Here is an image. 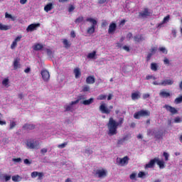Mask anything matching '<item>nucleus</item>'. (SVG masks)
Instances as JSON below:
<instances>
[{
	"mask_svg": "<svg viewBox=\"0 0 182 182\" xmlns=\"http://www.w3.org/2000/svg\"><path fill=\"white\" fill-rule=\"evenodd\" d=\"M5 18L6 19H11V21H16V16H12V14H9L8 12L5 13Z\"/></svg>",
	"mask_w": 182,
	"mask_h": 182,
	"instance_id": "obj_29",
	"label": "nucleus"
},
{
	"mask_svg": "<svg viewBox=\"0 0 182 182\" xmlns=\"http://www.w3.org/2000/svg\"><path fill=\"white\" fill-rule=\"evenodd\" d=\"M23 130H33L35 129V125L33 124H26L23 127Z\"/></svg>",
	"mask_w": 182,
	"mask_h": 182,
	"instance_id": "obj_25",
	"label": "nucleus"
},
{
	"mask_svg": "<svg viewBox=\"0 0 182 182\" xmlns=\"http://www.w3.org/2000/svg\"><path fill=\"white\" fill-rule=\"evenodd\" d=\"M79 103V100L72 101L70 104H67L64 106L65 112H73L76 107V105Z\"/></svg>",
	"mask_w": 182,
	"mask_h": 182,
	"instance_id": "obj_3",
	"label": "nucleus"
},
{
	"mask_svg": "<svg viewBox=\"0 0 182 182\" xmlns=\"http://www.w3.org/2000/svg\"><path fill=\"white\" fill-rule=\"evenodd\" d=\"M164 65H170V60H168V58L165 57L164 58Z\"/></svg>",
	"mask_w": 182,
	"mask_h": 182,
	"instance_id": "obj_51",
	"label": "nucleus"
},
{
	"mask_svg": "<svg viewBox=\"0 0 182 182\" xmlns=\"http://www.w3.org/2000/svg\"><path fill=\"white\" fill-rule=\"evenodd\" d=\"M136 114H150V111L147 109H141V111L138 112Z\"/></svg>",
	"mask_w": 182,
	"mask_h": 182,
	"instance_id": "obj_36",
	"label": "nucleus"
},
{
	"mask_svg": "<svg viewBox=\"0 0 182 182\" xmlns=\"http://www.w3.org/2000/svg\"><path fill=\"white\" fill-rule=\"evenodd\" d=\"M131 97H132V100H139V99L141 97V94L140 93V92L136 91L132 93Z\"/></svg>",
	"mask_w": 182,
	"mask_h": 182,
	"instance_id": "obj_12",
	"label": "nucleus"
},
{
	"mask_svg": "<svg viewBox=\"0 0 182 182\" xmlns=\"http://www.w3.org/2000/svg\"><path fill=\"white\" fill-rule=\"evenodd\" d=\"M70 36L72 38H76V34L75 33V31H71Z\"/></svg>",
	"mask_w": 182,
	"mask_h": 182,
	"instance_id": "obj_64",
	"label": "nucleus"
},
{
	"mask_svg": "<svg viewBox=\"0 0 182 182\" xmlns=\"http://www.w3.org/2000/svg\"><path fill=\"white\" fill-rule=\"evenodd\" d=\"M123 122H124V119L123 118H119L118 122L114 120L112 117L109 118V122L107 125L108 127V135L115 136V134H117V128L119 126H122V124H123Z\"/></svg>",
	"mask_w": 182,
	"mask_h": 182,
	"instance_id": "obj_1",
	"label": "nucleus"
},
{
	"mask_svg": "<svg viewBox=\"0 0 182 182\" xmlns=\"http://www.w3.org/2000/svg\"><path fill=\"white\" fill-rule=\"evenodd\" d=\"M61 41H62L63 47L65 48V49H69V48L72 46V43L70 42V41L66 38H63Z\"/></svg>",
	"mask_w": 182,
	"mask_h": 182,
	"instance_id": "obj_13",
	"label": "nucleus"
},
{
	"mask_svg": "<svg viewBox=\"0 0 182 182\" xmlns=\"http://www.w3.org/2000/svg\"><path fill=\"white\" fill-rule=\"evenodd\" d=\"M156 163V158L151 159L148 164L145 165V168H154Z\"/></svg>",
	"mask_w": 182,
	"mask_h": 182,
	"instance_id": "obj_10",
	"label": "nucleus"
},
{
	"mask_svg": "<svg viewBox=\"0 0 182 182\" xmlns=\"http://www.w3.org/2000/svg\"><path fill=\"white\" fill-rule=\"evenodd\" d=\"M12 161H14V163H21V161H22V159H21V158H14L12 159Z\"/></svg>",
	"mask_w": 182,
	"mask_h": 182,
	"instance_id": "obj_49",
	"label": "nucleus"
},
{
	"mask_svg": "<svg viewBox=\"0 0 182 182\" xmlns=\"http://www.w3.org/2000/svg\"><path fill=\"white\" fill-rule=\"evenodd\" d=\"M43 48V46L42 44H39V43L36 44L33 46L34 50H41Z\"/></svg>",
	"mask_w": 182,
	"mask_h": 182,
	"instance_id": "obj_34",
	"label": "nucleus"
},
{
	"mask_svg": "<svg viewBox=\"0 0 182 182\" xmlns=\"http://www.w3.org/2000/svg\"><path fill=\"white\" fill-rule=\"evenodd\" d=\"M41 152L42 153V154H45V153H48V149L43 148L41 150Z\"/></svg>",
	"mask_w": 182,
	"mask_h": 182,
	"instance_id": "obj_60",
	"label": "nucleus"
},
{
	"mask_svg": "<svg viewBox=\"0 0 182 182\" xmlns=\"http://www.w3.org/2000/svg\"><path fill=\"white\" fill-rule=\"evenodd\" d=\"M164 136V132L163 130H158L155 132L154 137L157 140H163V136Z\"/></svg>",
	"mask_w": 182,
	"mask_h": 182,
	"instance_id": "obj_11",
	"label": "nucleus"
},
{
	"mask_svg": "<svg viewBox=\"0 0 182 182\" xmlns=\"http://www.w3.org/2000/svg\"><path fill=\"white\" fill-rule=\"evenodd\" d=\"M159 50L161 53H164V55H167V53H168V50H167V48H166V47H160L159 48Z\"/></svg>",
	"mask_w": 182,
	"mask_h": 182,
	"instance_id": "obj_37",
	"label": "nucleus"
},
{
	"mask_svg": "<svg viewBox=\"0 0 182 182\" xmlns=\"http://www.w3.org/2000/svg\"><path fill=\"white\" fill-rule=\"evenodd\" d=\"M129 156H126L123 158H117V163H118L119 166H122V167L124 166H127L129 164Z\"/></svg>",
	"mask_w": 182,
	"mask_h": 182,
	"instance_id": "obj_5",
	"label": "nucleus"
},
{
	"mask_svg": "<svg viewBox=\"0 0 182 182\" xmlns=\"http://www.w3.org/2000/svg\"><path fill=\"white\" fill-rule=\"evenodd\" d=\"M67 144H68V142H64L61 144H58V149H65V147H66Z\"/></svg>",
	"mask_w": 182,
	"mask_h": 182,
	"instance_id": "obj_41",
	"label": "nucleus"
},
{
	"mask_svg": "<svg viewBox=\"0 0 182 182\" xmlns=\"http://www.w3.org/2000/svg\"><path fill=\"white\" fill-rule=\"evenodd\" d=\"M107 96L105 95H100L97 99V100H105L106 99Z\"/></svg>",
	"mask_w": 182,
	"mask_h": 182,
	"instance_id": "obj_40",
	"label": "nucleus"
},
{
	"mask_svg": "<svg viewBox=\"0 0 182 182\" xmlns=\"http://www.w3.org/2000/svg\"><path fill=\"white\" fill-rule=\"evenodd\" d=\"M39 26H41L40 23H36V24L32 23L27 27L26 31L33 32V31H36V28H39Z\"/></svg>",
	"mask_w": 182,
	"mask_h": 182,
	"instance_id": "obj_8",
	"label": "nucleus"
},
{
	"mask_svg": "<svg viewBox=\"0 0 182 182\" xmlns=\"http://www.w3.org/2000/svg\"><path fill=\"white\" fill-rule=\"evenodd\" d=\"M26 146L28 149H39V141H27Z\"/></svg>",
	"mask_w": 182,
	"mask_h": 182,
	"instance_id": "obj_4",
	"label": "nucleus"
},
{
	"mask_svg": "<svg viewBox=\"0 0 182 182\" xmlns=\"http://www.w3.org/2000/svg\"><path fill=\"white\" fill-rule=\"evenodd\" d=\"M95 176L98 178H103L107 176V171L105 169H97L95 171Z\"/></svg>",
	"mask_w": 182,
	"mask_h": 182,
	"instance_id": "obj_7",
	"label": "nucleus"
},
{
	"mask_svg": "<svg viewBox=\"0 0 182 182\" xmlns=\"http://www.w3.org/2000/svg\"><path fill=\"white\" fill-rule=\"evenodd\" d=\"M177 35V31H176V29H172V36H173V38H176Z\"/></svg>",
	"mask_w": 182,
	"mask_h": 182,
	"instance_id": "obj_59",
	"label": "nucleus"
},
{
	"mask_svg": "<svg viewBox=\"0 0 182 182\" xmlns=\"http://www.w3.org/2000/svg\"><path fill=\"white\" fill-rule=\"evenodd\" d=\"M182 102V95L181 97H177L175 100V103H176V105H178V103H181Z\"/></svg>",
	"mask_w": 182,
	"mask_h": 182,
	"instance_id": "obj_43",
	"label": "nucleus"
},
{
	"mask_svg": "<svg viewBox=\"0 0 182 182\" xmlns=\"http://www.w3.org/2000/svg\"><path fill=\"white\" fill-rule=\"evenodd\" d=\"M1 85L4 87H9V78H4L1 82Z\"/></svg>",
	"mask_w": 182,
	"mask_h": 182,
	"instance_id": "obj_30",
	"label": "nucleus"
},
{
	"mask_svg": "<svg viewBox=\"0 0 182 182\" xmlns=\"http://www.w3.org/2000/svg\"><path fill=\"white\" fill-rule=\"evenodd\" d=\"M174 83L173 80H164L161 81V86H171Z\"/></svg>",
	"mask_w": 182,
	"mask_h": 182,
	"instance_id": "obj_19",
	"label": "nucleus"
},
{
	"mask_svg": "<svg viewBox=\"0 0 182 182\" xmlns=\"http://www.w3.org/2000/svg\"><path fill=\"white\" fill-rule=\"evenodd\" d=\"M90 90V87L87 85H85L82 88V92H89Z\"/></svg>",
	"mask_w": 182,
	"mask_h": 182,
	"instance_id": "obj_50",
	"label": "nucleus"
},
{
	"mask_svg": "<svg viewBox=\"0 0 182 182\" xmlns=\"http://www.w3.org/2000/svg\"><path fill=\"white\" fill-rule=\"evenodd\" d=\"M159 95L161 97H170V92L166 90H163L160 92Z\"/></svg>",
	"mask_w": 182,
	"mask_h": 182,
	"instance_id": "obj_21",
	"label": "nucleus"
},
{
	"mask_svg": "<svg viewBox=\"0 0 182 182\" xmlns=\"http://www.w3.org/2000/svg\"><path fill=\"white\" fill-rule=\"evenodd\" d=\"M137 176V173H132L130 176H129V178L131 180H136V177Z\"/></svg>",
	"mask_w": 182,
	"mask_h": 182,
	"instance_id": "obj_45",
	"label": "nucleus"
},
{
	"mask_svg": "<svg viewBox=\"0 0 182 182\" xmlns=\"http://www.w3.org/2000/svg\"><path fill=\"white\" fill-rule=\"evenodd\" d=\"M47 54L48 56H52L53 55L52 50H50V49H47Z\"/></svg>",
	"mask_w": 182,
	"mask_h": 182,
	"instance_id": "obj_63",
	"label": "nucleus"
},
{
	"mask_svg": "<svg viewBox=\"0 0 182 182\" xmlns=\"http://www.w3.org/2000/svg\"><path fill=\"white\" fill-rule=\"evenodd\" d=\"M12 26L11 25L4 24L0 23V31H9Z\"/></svg>",
	"mask_w": 182,
	"mask_h": 182,
	"instance_id": "obj_22",
	"label": "nucleus"
},
{
	"mask_svg": "<svg viewBox=\"0 0 182 182\" xmlns=\"http://www.w3.org/2000/svg\"><path fill=\"white\" fill-rule=\"evenodd\" d=\"M168 21H170V16H166V17L164 18V20L162 21V22L158 25V28H161L164 23H167Z\"/></svg>",
	"mask_w": 182,
	"mask_h": 182,
	"instance_id": "obj_28",
	"label": "nucleus"
},
{
	"mask_svg": "<svg viewBox=\"0 0 182 182\" xmlns=\"http://www.w3.org/2000/svg\"><path fill=\"white\" fill-rule=\"evenodd\" d=\"M53 9V4L49 3L44 7V11L46 12H49V11H52Z\"/></svg>",
	"mask_w": 182,
	"mask_h": 182,
	"instance_id": "obj_27",
	"label": "nucleus"
},
{
	"mask_svg": "<svg viewBox=\"0 0 182 182\" xmlns=\"http://www.w3.org/2000/svg\"><path fill=\"white\" fill-rule=\"evenodd\" d=\"M100 110L102 112V113L109 114L110 113V110H109V108L106 106V104L103 103L100 106Z\"/></svg>",
	"mask_w": 182,
	"mask_h": 182,
	"instance_id": "obj_16",
	"label": "nucleus"
},
{
	"mask_svg": "<svg viewBox=\"0 0 182 182\" xmlns=\"http://www.w3.org/2000/svg\"><path fill=\"white\" fill-rule=\"evenodd\" d=\"M156 164L161 169L166 168V163L164 162V161H161L159 158H156Z\"/></svg>",
	"mask_w": 182,
	"mask_h": 182,
	"instance_id": "obj_18",
	"label": "nucleus"
},
{
	"mask_svg": "<svg viewBox=\"0 0 182 182\" xmlns=\"http://www.w3.org/2000/svg\"><path fill=\"white\" fill-rule=\"evenodd\" d=\"M164 108L166 109V110L168 112H170V113H172L173 114H177V113H178L177 109H176V108H174V107H173L171 106L165 105Z\"/></svg>",
	"mask_w": 182,
	"mask_h": 182,
	"instance_id": "obj_15",
	"label": "nucleus"
},
{
	"mask_svg": "<svg viewBox=\"0 0 182 182\" xmlns=\"http://www.w3.org/2000/svg\"><path fill=\"white\" fill-rule=\"evenodd\" d=\"M86 21L89 22L90 25H91L87 30V33L89 35H93V33H95L96 25H97V21L93 18H87Z\"/></svg>",
	"mask_w": 182,
	"mask_h": 182,
	"instance_id": "obj_2",
	"label": "nucleus"
},
{
	"mask_svg": "<svg viewBox=\"0 0 182 182\" xmlns=\"http://www.w3.org/2000/svg\"><path fill=\"white\" fill-rule=\"evenodd\" d=\"M143 36H136L134 37L135 42H141L143 41Z\"/></svg>",
	"mask_w": 182,
	"mask_h": 182,
	"instance_id": "obj_38",
	"label": "nucleus"
},
{
	"mask_svg": "<svg viewBox=\"0 0 182 182\" xmlns=\"http://www.w3.org/2000/svg\"><path fill=\"white\" fill-rule=\"evenodd\" d=\"M144 116V114H134V119H140V117Z\"/></svg>",
	"mask_w": 182,
	"mask_h": 182,
	"instance_id": "obj_57",
	"label": "nucleus"
},
{
	"mask_svg": "<svg viewBox=\"0 0 182 182\" xmlns=\"http://www.w3.org/2000/svg\"><path fill=\"white\" fill-rule=\"evenodd\" d=\"M150 97V94H144L143 99H149Z\"/></svg>",
	"mask_w": 182,
	"mask_h": 182,
	"instance_id": "obj_62",
	"label": "nucleus"
},
{
	"mask_svg": "<svg viewBox=\"0 0 182 182\" xmlns=\"http://www.w3.org/2000/svg\"><path fill=\"white\" fill-rule=\"evenodd\" d=\"M95 76H88L86 79V83H87V85H93V83H95Z\"/></svg>",
	"mask_w": 182,
	"mask_h": 182,
	"instance_id": "obj_24",
	"label": "nucleus"
},
{
	"mask_svg": "<svg viewBox=\"0 0 182 182\" xmlns=\"http://www.w3.org/2000/svg\"><path fill=\"white\" fill-rule=\"evenodd\" d=\"M152 83L155 86H161V81H154Z\"/></svg>",
	"mask_w": 182,
	"mask_h": 182,
	"instance_id": "obj_53",
	"label": "nucleus"
},
{
	"mask_svg": "<svg viewBox=\"0 0 182 182\" xmlns=\"http://www.w3.org/2000/svg\"><path fill=\"white\" fill-rule=\"evenodd\" d=\"M95 102L94 98H90L89 100H85L81 102L82 105H85V106H89V105H92Z\"/></svg>",
	"mask_w": 182,
	"mask_h": 182,
	"instance_id": "obj_23",
	"label": "nucleus"
},
{
	"mask_svg": "<svg viewBox=\"0 0 182 182\" xmlns=\"http://www.w3.org/2000/svg\"><path fill=\"white\" fill-rule=\"evenodd\" d=\"M41 77L43 82H49L50 79V74L48 70H42L41 72Z\"/></svg>",
	"mask_w": 182,
	"mask_h": 182,
	"instance_id": "obj_6",
	"label": "nucleus"
},
{
	"mask_svg": "<svg viewBox=\"0 0 182 182\" xmlns=\"http://www.w3.org/2000/svg\"><path fill=\"white\" fill-rule=\"evenodd\" d=\"M38 171H33L31 173V178H36V177H38Z\"/></svg>",
	"mask_w": 182,
	"mask_h": 182,
	"instance_id": "obj_47",
	"label": "nucleus"
},
{
	"mask_svg": "<svg viewBox=\"0 0 182 182\" xmlns=\"http://www.w3.org/2000/svg\"><path fill=\"white\" fill-rule=\"evenodd\" d=\"M144 176H146V173L143 171H139V173H138V177L139 178H143Z\"/></svg>",
	"mask_w": 182,
	"mask_h": 182,
	"instance_id": "obj_46",
	"label": "nucleus"
},
{
	"mask_svg": "<svg viewBox=\"0 0 182 182\" xmlns=\"http://www.w3.org/2000/svg\"><path fill=\"white\" fill-rule=\"evenodd\" d=\"M14 70L21 69V60L19 58H16L13 63Z\"/></svg>",
	"mask_w": 182,
	"mask_h": 182,
	"instance_id": "obj_14",
	"label": "nucleus"
},
{
	"mask_svg": "<svg viewBox=\"0 0 182 182\" xmlns=\"http://www.w3.org/2000/svg\"><path fill=\"white\" fill-rule=\"evenodd\" d=\"M151 69L154 72H157V70H159V64H157L156 63H151Z\"/></svg>",
	"mask_w": 182,
	"mask_h": 182,
	"instance_id": "obj_31",
	"label": "nucleus"
},
{
	"mask_svg": "<svg viewBox=\"0 0 182 182\" xmlns=\"http://www.w3.org/2000/svg\"><path fill=\"white\" fill-rule=\"evenodd\" d=\"M44 174L43 172H38L37 177H38V180H42V178L43 177Z\"/></svg>",
	"mask_w": 182,
	"mask_h": 182,
	"instance_id": "obj_52",
	"label": "nucleus"
},
{
	"mask_svg": "<svg viewBox=\"0 0 182 182\" xmlns=\"http://www.w3.org/2000/svg\"><path fill=\"white\" fill-rule=\"evenodd\" d=\"M73 11H75V6H70L68 9L69 12H73Z\"/></svg>",
	"mask_w": 182,
	"mask_h": 182,
	"instance_id": "obj_61",
	"label": "nucleus"
},
{
	"mask_svg": "<svg viewBox=\"0 0 182 182\" xmlns=\"http://www.w3.org/2000/svg\"><path fill=\"white\" fill-rule=\"evenodd\" d=\"M122 49H124V50H126L127 52H129L130 51V48L127 46H124L122 47Z\"/></svg>",
	"mask_w": 182,
	"mask_h": 182,
	"instance_id": "obj_56",
	"label": "nucleus"
},
{
	"mask_svg": "<svg viewBox=\"0 0 182 182\" xmlns=\"http://www.w3.org/2000/svg\"><path fill=\"white\" fill-rule=\"evenodd\" d=\"M139 15H140L141 16H143V17H144V16H150V15H151V11H149V9H145L144 10V11L139 13Z\"/></svg>",
	"mask_w": 182,
	"mask_h": 182,
	"instance_id": "obj_26",
	"label": "nucleus"
},
{
	"mask_svg": "<svg viewBox=\"0 0 182 182\" xmlns=\"http://www.w3.org/2000/svg\"><path fill=\"white\" fill-rule=\"evenodd\" d=\"M16 127V122L12 120H10L9 130L14 129Z\"/></svg>",
	"mask_w": 182,
	"mask_h": 182,
	"instance_id": "obj_35",
	"label": "nucleus"
},
{
	"mask_svg": "<svg viewBox=\"0 0 182 182\" xmlns=\"http://www.w3.org/2000/svg\"><path fill=\"white\" fill-rule=\"evenodd\" d=\"M80 22H83V16H80L75 20V23H80Z\"/></svg>",
	"mask_w": 182,
	"mask_h": 182,
	"instance_id": "obj_44",
	"label": "nucleus"
},
{
	"mask_svg": "<svg viewBox=\"0 0 182 182\" xmlns=\"http://www.w3.org/2000/svg\"><path fill=\"white\" fill-rule=\"evenodd\" d=\"M163 156L165 157V161H168V157L170 155H168L167 152H164Z\"/></svg>",
	"mask_w": 182,
	"mask_h": 182,
	"instance_id": "obj_48",
	"label": "nucleus"
},
{
	"mask_svg": "<svg viewBox=\"0 0 182 182\" xmlns=\"http://www.w3.org/2000/svg\"><path fill=\"white\" fill-rule=\"evenodd\" d=\"M12 180L14 182H18V181H21L22 180V177H21L19 175L13 176H12Z\"/></svg>",
	"mask_w": 182,
	"mask_h": 182,
	"instance_id": "obj_33",
	"label": "nucleus"
},
{
	"mask_svg": "<svg viewBox=\"0 0 182 182\" xmlns=\"http://www.w3.org/2000/svg\"><path fill=\"white\" fill-rule=\"evenodd\" d=\"M21 39H22V36H19L16 37V38L13 41L11 45V49H15L18 45V42H20Z\"/></svg>",
	"mask_w": 182,
	"mask_h": 182,
	"instance_id": "obj_17",
	"label": "nucleus"
},
{
	"mask_svg": "<svg viewBox=\"0 0 182 182\" xmlns=\"http://www.w3.org/2000/svg\"><path fill=\"white\" fill-rule=\"evenodd\" d=\"M126 136L117 141V144H123L126 141Z\"/></svg>",
	"mask_w": 182,
	"mask_h": 182,
	"instance_id": "obj_42",
	"label": "nucleus"
},
{
	"mask_svg": "<svg viewBox=\"0 0 182 182\" xmlns=\"http://www.w3.org/2000/svg\"><path fill=\"white\" fill-rule=\"evenodd\" d=\"M150 79H153V80H156V77L153 75H148L146 76V80H150Z\"/></svg>",
	"mask_w": 182,
	"mask_h": 182,
	"instance_id": "obj_39",
	"label": "nucleus"
},
{
	"mask_svg": "<svg viewBox=\"0 0 182 182\" xmlns=\"http://www.w3.org/2000/svg\"><path fill=\"white\" fill-rule=\"evenodd\" d=\"M96 51L88 53L87 55V59H96Z\"/></svg>",
	"mask_w": 182,
	"mask_h": 182,
	"instance_id": "obj_32",
	"label": "nucleus"
},
{
	"mask_svg": "<svg viewBox=\"0 0 182 182\" xmlns=\"http://www.w3.org/2000/svg\"><path fill=\"white\" fill-rule=\"evenodd\" d=\"M117 28V25L115 23H111L109 26L108 33L110 35H113L114 32H116V28Z\"/></svg>",
	"mask_w": 182,
	"mask_h": 182,
	"instance_id": "obj_9",
	"label": "nucleus"
},
{
	"mask_svg": "<svg viewBox=\"0 0 182 182\" xmlns=\"http://www.w3.org/2000/svg\"><path fill=\"white\" fill-rule=\"evenodd\" d=\"M4 178L5 181H9V180H11V176L5 175Z\"/></svg>",
	"mask_w": 182,
	"mask_h": 182,
	"instance_id": "obj_58",
	"label": "nucleus"
},
{
	"mask_svg": "<svg viewBox=\"0 0 182 182\" xmlns=\"http://www.w3.org/2000/svg\"><path fill=\"white\" fill-rule=\"evenodd\" d=\"M174 122H175V123H181V118L177 117L175 118Z\"/></svg>",
	"mask_w": 182,
	"mask_h": 182,
	"instance_id": "obj_54",
	"label": "nucleus"
},
{
	"mask_svg": "<svg viewBox=\"0 0 182 182\" xmlns=\"http://www.w3.org/2000/svg\"><path fill=\"white\" fill-rule=\"evenodd\" d=\"M73 73L75 75V79H79L80 76L82 75V73L80 72V68H76L73 70Z\"/></svg>",
	"mask_w": 182,
	"mask_h": 182,
	"instance_id": "obj_20",
	"label": "nucleus"
},
{
	"mask_svg": "<svg viewBox=\"0 0 182 182\" xmlns=\"http://www.w3.org/2000/svg\"><path fill=\"white\" fill-rule=\"evenodd\" d=\"M24 164H32V161H29V159H24Z\"/></svg>",
	"mask_w": 182,
	"mask_h": 182,
	"instance_id": "obj_55",
	"label": "nucleus"
}]
</instances>
